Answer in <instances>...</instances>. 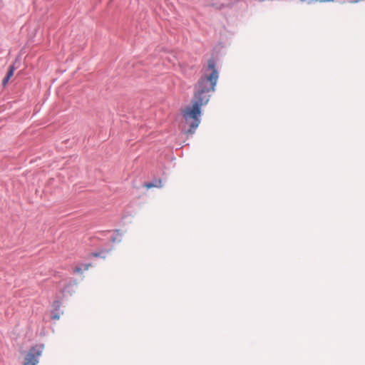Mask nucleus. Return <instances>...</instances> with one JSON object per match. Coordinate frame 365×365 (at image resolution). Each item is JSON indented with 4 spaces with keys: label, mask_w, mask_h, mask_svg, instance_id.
<instances>
[{
    "label": "nucleus",
    "mask_w": 365,
    "mask_h": 365,
    "mask_svg": "<svg viewBox=\"0 0 365 365\" xmlns=\"http://www.w3.org/2000/svg\"><path fill=\"white\" fill-rule=\"evenodd\" d=\"M218 76L214 60H209L203 75L195 86L192 102L201 107L205 106L215 91Z\"/></svg>",
    "instance_id": "f257e3e1"
},
{
    "label": "nucleus",
    "mask_w": 365,
    "mask_h": 365,
    "mask_svg": "<svg viewBox=\"0 0 365 365\" xmlns=\"http://www.w3.org/2000/svg\"><path fill=\"white\" fill-rule=\"evenodd\" d=\"M201 106L192 102L191 106H188L182 110V115L184 123L189 127L185 131L186 134H192L198 127L200 123Z\"/></svg>",
    "instance_id": "f03ea898"
},
{
    "label": "nucleus",
    "mask_w": 365,
    "mask_h": 365,
    "mask_svg": "<svg viewBox=\"0 0 365 365\" xmlns=\"http://www.w3.org/2000/svg\"><path fill=\"white\" fill-rule=\"evenodd\" d=\"M43 346L36 345L32 346L26 354L23 365H36L38 363V358L43 351Z\"/></svg>",
    "instance_id": "7ed1b4c3"
},
{
    "label": "nucleus",
    "mask_w": 365,
    "mask_h": 365,
    "mask_svg": "<svg viewBox=\"0 0 365 365\" xmlns=\"http://www.w3.org/2000/svg\"><path fill=\"white\" fill-rule=\"evenodd\" d=\"M91 266V264H78L73 267V272L76 274H82L83 270H88Z\"/></svg>",
    "instance_id": "20e7f679"
},
{
    "label": "nucleus",
    "mask_w": 365,
    "mask_h": 365,
    "mask_svg": "<svg viewBox=\"0 0 365 365\" xmlns=\"http://www.w3.org/2000/svg\"><path fill=\"white\" fill-rule=\"evenodd\" d=\"M157 182L158 183H156V184H154V183H152V182H148V183H145L144 186L147 189H150V188H153V187H163L162 180L160 179L158 180Z\"/></svg>",
    "instance_id": "39448f33"
},
{
    "label": "nucleus",
    "mask_w": 365,
    "mask_h": 365,
    "mask_svg": "<svg viewBox=\"0 0 365 365\" xmlns=\"http://www.w3.org/2000/svg\"><path fill=\"white\" fill-rule=\"evenodd\" d=\"M14 66H10L6 77L11 78V77L14 75Z\"/></svg>",
    "instance_id": "423d86ee"
},
{
    "label": "nucleus",
    "mask_w": 365,
    "mask_h": 365,
    "mask_svg": "<svg viewBox=\"0 0 365 365\" xmlns=\"http://www.w3.org/2000/svg\"><path fill=\"white\" fill-rule=\"evenodd\" d=\"M314 2H319V3H326V2H332L334 0H311Z\"/></svg>",
    "instance_id": "0eeeda50"
},
{
    "label": "nucleus",
    "mask_w": 365,
    "mask_h": 365,
    "mask_svg": "<svg viewBox=\"0 0 365 365\" xmlns=\"http://www.w3.org/2000/svg\"><path fill=\"white\" fill-rule=\"evenodd\" d=\"M9 79H10V78H7V77H5V78H4V80H3V81H2V84H3V86H5L8 83V82H9Z\"/></svg>",
    "instance_id": "6e6552de"
},
{
    "label": "nucleus",
    "mask_w": 365,
    "mask_h": 365,
    "mask_svg": "<svg viewBox=\"0 0 365 365\" xmlns=\"http://www.w3.org/2000/svg\"><path fill=\"white\" fill-rule=\"evenodd\" d=\"M52 318L54 319H59V316L56 314V315L53 316Z\"/></svg>",
    "instance_id": "1a4fd4ad"
}]
</instances>
